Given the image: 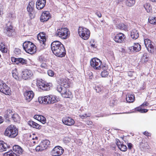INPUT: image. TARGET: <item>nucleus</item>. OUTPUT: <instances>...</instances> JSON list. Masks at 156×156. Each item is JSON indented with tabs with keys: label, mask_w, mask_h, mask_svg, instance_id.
Wrapping results in <instances>:
<instances>
[{
	"label": "nucleus",
	"mask_w": 156,
	"mask_h": 156,
	"mask_svg": "<svg viewBox=\"0 0 156 156\" xmlns=\"http://www.w3.org/2000/svg\"><path fill=\"white\" fill-rule=\"evenodd\" d=\"M51 48L53 53L57 56L63 57L66 54L64 46L58 41L53 42L51 44Z\"/></svg>",
	"instance_id": "nucleus-1"
},
{
	"label": "nucleus",
	"mask_w": 156,
	"mask_h": 156,
	"mask_svg": "<svg viewBox=\"0 0 156 156\" xmlns=\"http://www.w3.org/2000/svg\"><path fill=\"white\" fill-rule=\"evenodd\" d=\"M18 133V129L12 125L8 126L5 131L4 134L9 138H13L16 137Z\"/></svg>",
	"instance_id": "nucleus-2"
},
{
	"label": "nucleus",
	"mask_w": 156,
	"mask_h": 156,
	"mask_svg": "<svg viewBox=\"0 0 156 156\" xmlns=\"http://www.w3.org/2000/svg\"><path fill=\"white\" fill-rule=\"evenodd\" d=\"M23 49L27 53L30 54H34L36 52V46L33 43L30 41H26L23 43Z\"/></svg>",
	"instance_id": "nucleus-3"
},
{
	"label": "nucleus",
	"mask_w": 156,
	"mask_h": 156,
	"mask_svg": "<svg viewBox=\"0 0 156 156\" xmlns=\"http://www.w3.org/2000/svg\"><path fill=\"white\" fill-rule=\"evenodd\" d=\"M23 150L22 148L17 145L13 147V151H8L4 154V156H19V154H21Z\"/></svg>",
	"instance_id": "nucleus-4"
},
{
	"label": "nucleus",
	"mask_w": 156,
	"mask_h": 156,
	"mask_svg": "<svg viewBox=\"0 0 156 156\" xmlns=\"http://www.w3.org/2000/svg\"><path fill=\"white\" fill-rule=\"evenodd\" d=\"M70 34V32L67 28H62L58 30L56 32L55 35L62 39H66L68 37Z\"/></svg>",
	"instance_id": "nucleus-5"
},
{
	"label": "nucleus",
	"mask_w": 156,
	"mask_h": 156,
	"mask_svg": "<svg viewBox=\"0 0 156 156\" xmlns=\"http://www.w3.org/2000/svg\"><path fill=\"white\" fill-rule=\"evenodd\" d=\"M78 33L80 36L84 40H87L90 37V32L89 30L83 27H79Z\"/></svg>",
	"instance_id": "nucleus-6"
},
{
	"label": "nucleus",
	"mask_w": 156,
	"mask_h": 156,
	"mask_svg": "<svg viewBox=\"0 0 156 156\" xmlns=\"http://www.w3.org/2000/svg\"><path fill=\"white\" fill-rule=\"evenodd\" d=\"M90 64L94 69L96 70H101L104 66L102 65L101 61L97 58L92 59L90 61Z\"/></svg>",
	"instance_id": "nucleus-7"
},
{
	"label": "nucleus",
	"mask_w": 156,
	"mask_h": 156,
	"mask_svg": "<svg viewBox=\"0 0 156 156\" xmlns=\"http://www.w3.org/2000/svg\"><path fill=\"white\" fill-rule=\"evenodd\" d=\"M42 102L45 104H51L57 102L58 101L55 96L52 95H47L42 98Z\"/></svg>",
	"instance_id": "nucleus-8"
},
{
	"label": "nucleus",
	"mask_w": 156,
	"mask_h": 156,
	"mask_svg": "<svg viewBox=\"0 0 156 156\" xmlns=\"http://www.w3.org/2000/svg\"><path fill=\"white\" fill-rule=\"evenodd\" d=\"M37 84L38 87L41 90H50L51 84L50 83H48L44 80H41L37 81Z\"/></svg>",
	"instance_id": "nucleus-9"
},
{
	"label": "nucleus",
	"mask_w": 156,
	"mask_h": 156,
	"mask_svg": "<svg viewBox=\"0 0 156 156\" xmlns=\"http://www.w3.org/2000/svg\"><path fill=\"white\" fill-rule=\"evenodd\" d=\"M0 91L6 95L10 94L9 87L2 80H0Z\"/></svg>",
	"instance_id": "nucleus-10"
},
{
	"label": "nucleus",
	"mask_w": 156,
	"mask_h": 156,
	"mask_svg": "<svg viewBox=\"0 0 156 156\" xmlns=\"http://www.w3.org/2000/svg\"><path fill=\"white\" fill-rule=\"evenodd\" d=\"M64 149L59 146H56L51 151V154L54 156H59L61 155L64 152Z\"/></svg>",
	"instance_id": "nucleus-11"
},
{
	"label": "nucleus",
	"mask_w": 156,
	"mask_h": 156,
	"mask_svg": "<svg viewBox=\"0 0 156 156\" xmlns=\"http://www.w3.org/2000/svg\"><path fill=\"white\" fill-rule=\"evenodd\" d=\"M33 75V73L30 70L26 69L22 71V77L24 80L30 78Z\"/></svg>",
	"instance_id": "nucleus-12"
},
{
	"label": "nucleus",
	"mask_w": 156,
	"mask_h": 156,
	"mask_svg": "<svg viewBox=\"0 0 156 156\" xmlns=\"http://www.w3.org/2000/svg\"><path fill=\"white\" fill-rule=\"evenodd\" d=\"M37 38L40 41L41 48L43 49L45 46V42L46 41V38L45 34L43 33L39 34L37 36Z\"/></svg>",
	"instance_id": "nucleus-13"
},
{
	"label": "nucleus",
	"mask_w": 156,
	"mask_h": 156,
	"mask_svg": "<svg viewBox=\"0 0 156 156\" xmlns=\"http://www.w3.org/2000/svg\"><path fill=\"white\" fill-rule=\"evenodd\" d=\"M144 43L145 46L148 51L151 53L153 52L154 47L152 44L151 40L148 39H144Z\"/></svg>",
	"instance_id": "nucleus-14"
},
{
	"label": "nucleus",
	"mask_w": 156,
	"mask_h": 156,
	"mask_svg": "<svg viewBox=\"0 0 156 156\" xmlns=\"http://www.w3.org/2000/svg\"><path fill=\"white\" fill-rule=\"evenodd\" d=\"M50 13L48 11L43 12L40 17V20L42 22L47 21L50 18Z\"/></svg>",
	"instance_id": "nucleus-15"
},
{
	"label": "nucleus",
	"mask_w": 156,
	"mask_h": 156,
	"mask_svg": "<svg viewBox=\"0 0 156 156\" xmlns=\"http://www.w3.org/2000/svg\"><path fill=\"white\" fill-rule=\"evenodd\" d=\"M24 94L25 100L28 102L31 101L34 96V94L32 91H26Z\"/></svg>",
	"instance_id": "nucleus-16"
},
{
	"label": "nucleus",
	"mask_w": 156,
	"mask_h": 156,
	"mask_svg": "<svg viewBox=\"0 0 156 156\" xmlns=\"http://www.w3.org/2000/svg\"><path fill=\"white\" fill-rule=\"evenodd\" d=\"M5 31L8 36H10L12 35V33L14 31V30L13 27L10 23L8 22L7 24L5 30Z\"/></svg>",
	"instance_id": "nucleus-17"
},
{
	"label": "nucleus",
	"mask_w": 156,
	"mask_h": 156,
	"mask_svg": "<svg viewBox=\"0 0 156 156\" xmlns=\"http://www.w3.org/2000/svg\"><path fill=\"white\" fill-rule=\"evenodd\" d=\"M62 122L68 126H72L75 123L74 120L70 117H64L62 120Z\"/></svg>",
	"instance_id": "nucleus-18"
},
{
	"label": "nucleus",
	"mask_w": 156,
	"mask_h": 156,
	"mask_svg": "<svg viewBox=\"0 0 156 156\" xmlns=\"http://www.w3.org/2000/svg\"><path fill=\"white\" fill-rule=\"evenodd\" d=\"M125 36L122 33H119L117 34L114 38V41L118 43H121L124 40Z\"/></svg>",
	"instance_id": "nucleus-19"
},
{
	"label": "nucleus",
	"mask_w": 156,
	"mask_h": 156,
	"mask_svg": "<svg viewBox=\"0 0 156 156\" xmlns=\"http://www.w3.org/2000/svg\"><path fill=\"white\" fill-rule=\"evenodd\" d=\"M46 0H37L36 3V8L38 9H42L45 6Z\"/></svg>",
	"instance_id": "nucleus-20"
},
{
	"label": "nucleus",
	"mask_w": 156,
	"mask_h": 156,
	"mask_svg": "<svg viewBox=\"0 0 156 156\" xmlns=\"http://www.w3.org/2000/svg\"><path fill=\"white\" fill-rule=\"evenodd\" d=\"M33 2H30L27 8V9L29 12V16L32 18L34 17V8L31 5H33Z\"/></svg>",
	"instance_id": "nucleus-21"
},
{
	"label": "nucleus",
	"mask_w": 156,
	"mask_h": 156,
	"mask_svg": "<svg viewBox=\"0 0 156 156\" xmlns=\"http://www.w3.org/2000/svg\"><path fill=\"white\" fill-rule=\"evenodd\" d=\"M58 82L59 85L58 86H61L62 87H68L69 86V84L68 83V80L64 78H61L59 79Z\"/></svg>",
	"instance_id": "nucleus-22"
},
{
	"label": "nucleus",
	"mask_w": 156,
	"mask_h": 156,
	"mask_svg": "<svg viewBox=\"0 0 156 156\" xmlns=\"http://www.w3.org/2000/svg\"><path fill=\"white\" fill-rule=\"evenodd\" d=\"M28 123L30 126L37 129H40L41 128V126L33 121H29Z\"/></svg>",
	"instance_id": "nucleus-23"
},
{
	"label": "nucleus",
	"mask_w": 156,
	"mask_h": 156,
	"mask_svg": "<svg viewBox=\"0 0 156 156\" xmlns=\"http://www.w3.org/2000/svg\"><path fill=\"white\" fill-rule=\"evenodd\" d=\"M126 101L129 103H131L134 102L135 101L134 95L132 94H128L126 95Z\"/></svg>",
	"instance_id": "nucleus-24"
},
{
	"label": "nucleus",
	"mask_w": 156,
	"mask_h": 156,
	"mask_svg": "<svg viewBox=\"0 0 156 156\" xmlns=\"http://www.w3.org/2000/svg\"><path fill=\"white\" fill-rule=\"evenodd\" d=\"M139 35V33L137 30L135 29L132 30L130 34L131 37L132 38L136 39L138 38Z\"/></svg>",
	"instance_id": "nucleus-25"
},
{
	"label": "nucleus",
	"mask_w": 156,
	"mask_h": 156,
	"mask_svg": "<svg viewBox=\"0 0 156 156\" xmlns=\"http://www.w3.org/2000/svg\"><path fill=\"white\" fill-rule=\"evenodd\" d=\"M67 87H62L61 86H58L57 87V91L60 92L62 96L66 93Z\"/></svg>",
	"instance_id": "nucleus-26"
},
{
	"label": "nucleus",
	"mask_w": 156,
	"mask_h": 156,
	"mask_svg": "<svg viewBox=\"0 0 156 156\" xmlns=\"http://www.w3.org/2000/svg\"><path fill=\"white\" fill-rule=\"evenodd\" d=\"M50 142L48 140H44L41 143V146L43 147L44 150L46 149L50 144Z\"/></svg>",
	"instance_id": "nucleus-27"
},
{
	"label": "nucleus",
	"mask_w": 156,
	"mask_h": 156,
	"mask_svg": "<svg viewBox=\"0 0 156 156\" xmlns=\"http://www.w3.org/2000/svg\"><path fill=\"white\" fill-rule=\"evenodd\" d=\"M102 71L101 73V75L102 77H106L108 74V71L107 70V67L105 66H103L102 68Z\"/></svg>",
	"instance_id": "nucleus-28"
},
{
	"label": "nucleus",
	"mask_w": 156,
	"mask_h": 156,
	"mask_svg": "<svg viewBox=\"0 0 156 156\" xmlns=\"http://www.w3.org/2000/svg\"><path fill=\"white\" fill-rule=\"evenodd\" d=\"M13 120L14 122H19L20 120V117L19 115L16 114H14L11 116V119Z\"/></svg>",
	"instance_id": "nucleus-29"
},
{
	"label": "nucleus",
	"mask_w": 156,
	"mask_h": 156,
	"mask_svg": "<svg viewBox=\"0 0 156 156\" xmlns=\"http://www.w3.org/2000/svg\"><path fill=\"white\" fill-rule=\"evenodd\" d=\"M12 111L10 110H7L5 112L4 117L7 119H11L12 115Z\"/></svg>",
	"instance_id": "nucleus-30"
},
{
	"label": "nucleus",
	"mask_w": 156,
	"mask_h": 156,
	"mask_svg": "<svg viewBox=\"0 0 156 156\" xmlns=\"http://www.w3.org/2000/svg\"><path fill=\"white\" fill-rule=\"evenodd\" d=\"M6 144L3 142V141H0V151H3L6 150L7 147Z\"/></svg>",
	"instance_id": "nucleus-31"
},
{
	"label": "nucleus",
	"mask_w": 156,
	"mask_h": 156,
	"mask_svg": "<svg viewBox=\"0 0 156 156\" xmlns=\"http://www.w3.org/2000/svg\"><path fill=\"white\" fill-rule=\"evenodd\" d=\"M132 47L134 51L136 52L139 51L141 49V45L138 43L134 44Z\"/></svg>",
	"instance_id": "nucleus-32"
},
{
	"label": "nucleus",
	"mask_w": 156,
	"mask_h": 156,
	"mask_svg": "<svg viewBox=\"0 0 156 156\" xmlns=\"http://www.w3.org/2000/svg\"><path fill=\"white\" fill-rule=\"evenodd\" d=\"M135 2V0H126V4L128 6L131 7L134 5Z\"/></svg>",
	"instance_id": "nucleus-33"
},
{
	"label": "nucleus",
	"mask_w": 156,
	"mask_h": 156,
	"mask_svg": "<svg viewBox=\"0 0 156 156\" xmlns=\"http://www.w3.org/2000/svg\"><path fill=\"white\" fill-rule=\"evenodd\" d=\"M20 64L22 65H24L27 64V60L23 58H18L17 60V64Z\"/></svg>",
	"instance_id": "nucleus-34"
},
{
	"label": "nucleus",
	"mask_w": 156,
	"mask_h": 156,
	"mask_svg": "<svg viewBox=\"0 0 156 156\" xmlns=\"http://www.w3.org/2000/svg\"><path fill=\"white\" fill-rule=\"evenodd\" d=\"M144 7L147 12H150L152 7L149 3H147L144 5Z\"/></svg>",
	"instance_id": "nucleus-35"
},
{
	"label": "nucleus",
	"mask_w": 156,
	"mask_h": 156,
	"mask_svg": "<svg viewBox=\"0 0 156 156\" xmlns=\"http://www.w3.org/2000/svg\"><path fill=\"white\" fill-rule=\"evenodd\" d=\"M116 27L120 30H126L127 29V26L123 23H120L117 25Z\"/></svg>",
	"instance_id": "nucleus-36"
},
{
	"label": "nucleus",
	"mask_w": 156,
	"mask_h": 156,
	"mask_svg": "<svg viewBox=\"0 0 156 156\" xmlns=\"http://www.w3.org/2000/svg\"><path fill=\"white\" fill-rule=\"evenodd\" d=\"M0 50L3 53H6L7 52V49L5 46L4 44L2 43L0 44Z\"/></svg>",
	"instance_id": "nucleus-37"
},
{
	"label": "nucleus",
	"mask_w": 156,
	"mask_h": 156,
	"mask_svg": "<svg viewBox=\"0 0 156 156\" xmlns=\"http://www.w3.org/2000/svg\"><path fill=\"white\" fill-rule=\"evenodd\" d=\"M148 21L151 24H156V19H155V16L154 17H149L148 19Z\"/></svg>",
	"instance_id": "nucleus-38"
},
{
	"label": "nucleus",
	"mask_w": 156,
	"mask_h": 156,
	"mask_svg": "<svg viewBox=\"0 0 156 156\" xmlns=\"http://www.w3.org/2000/svg\"><path fill=\"white\" fill-rule=\"evenodd\" d=\"M135 110L140 113H144L147 112L148 110L145 109H142L140 107H138L135 108Z\"/></svg>",
	"instance_id": "nucleus-39"
},
{
	"label": "nucleus",
	"mask_w": 156,
	"mask_h": 156,
	"mask_svg": "<svg viewBox=\"0 0 156 156\" xmlns=\"http://www.w3.org/2000/svg\"><path fill=\"white\" fill-rule=\"evenodd\" d=\"M118 148L121 151H126L127 148L126 145L122 144L120 145H119Z\"/></svg>",
	"instance_id": "nucleus-40"
},
{
	"label": "nucleus",
	"mask_w": 156,
	"mask_h": 156,
	"mask_svg": "<svg viewBox=\"0 0 156 156\" xmlns=\"http://www.w3.org/2000/svg\"><path fill=\"white\" fill-rule=\"evenodd\" d=\"M71 92L69 91H67L66 90V93H65V94H64L63 95L62 97L65 98H71Z\"/></svg>",
	"instance_id": "nucleus-41"
},
{
	"label": "nucleus",
	"mask_w": 156,
	"mask_h": 156,
	"mask_svg": "<svg viewBox=\"0 0 156 156\" xmlns=\"http://www.w3.org/2000/svg\"><path fill=\"white\" fill-rule=\"evenodd\" d=\"M13 77L16 80H18L19 78L18 76V73L16 70H13L12 72Z\"/></svg>",
	"instance_id": "nucleus-42"
},
{
	"label": "nucleus",
	"mask_w": 156,
	"mask_h": 156,
	"mask_svg": "<svg viewBox=\"0 0 156 156\" xmlns=\"http://www.w3.org/2000/svg\"><path fill=\"white\" fill-rule=\"evenodd\" d=\"M142 59L143 61L144 62H146L148 61V57L147 56V54L146 53H144L143 56L142 57Z\"/></svg>",
	"instance_id": "nucleus-43"
},
{
	"label": "nucleus",
	"mask_w": 156,
	"mask_h": 156,
	"mask_svg": "<svg viewBox=\"0 0 156 156\" xmlns=\"http://www.w3.org/2000/svg\"><path fill=\"white\" fill-rule=\"evenodd\" d=\"M39 121H40L43 124H44L46 123V118L44 116L40 115Z\"/></svg>",
	"instance_id": "nucleus-44"
},
{
	"label": "nucleus",
	"mask_w": 156,
	"mask_h": 156,
	"mask_svg": "<svg viewBox=\"0 0 156 156\" xmlns=\"http://www.w3.org/2000/svg\"><path fill=\"white\" fill-rule=\"evenodd\" d=\"M36 150L37 151H41L44 150L43 147L41 146V143L39 145L37 146L36 148Z\"/></svg>",
	"instance_id": "nucleus-45"
},
{
	"label": "nucleus",
	"mask_w": 156,
	"mask_h": 156,
	"mask_svg": "<svg viewBox=\"0 0 156 156\" xmlns=\"http://www.w3.org/2000/svg\"><path fill=\"white\" fill-rule=\"evenodd\" d=\"M102 88V87L98 86H96L94 87V89L97 93H99L101 91Z\"/></svg>",
	"instance_id": "nucleus-46"
},
{
	"label": "nucleus",
	"mask_w": 156,
	"mask_h": 156,
	"mask_svg": "<svg viewBox=\"0 0 156 156\" xmlns=\"http://www.w3.org/2000/svg\"><path fill=\"white\" fill-rule=\"evenodd\" d=\"M140 147H142L143 148H148L147 147L148 146V144L147 142H145L144 143L142 142L140 143Z\"/></svg>",
	"instance_id": "nucleus-47"
},
{
	"label": "nucleus",
	"mask_w": 156,
	"mask_h": 156,
	"mask_svg": "<svg viewBox=\"0 0 156 156\" xmlns=\"http://www.w3.org/2000/svg\"><path fill=\"white\" fill-rule=\"evenodd\" d=\"M90 115L89 114H85L83 115V114H80L79 115L80 117L82 119H84L88 117H90Z\"/></svg>",
	"instance_id": "nucleus-48"
},
{
	"label": "nucleus",
	"mask_w": 156,
	"mask_h": 156,
	"mask_svg": "<svg viewBox=\"0 0 156 156\" xmlns=\"http://www.w3.org/2000/svg\"><path fill=\"white\" fill-rule=\"evenodd\" d=\"M128 76L130 77H133V78H135V76L136 75V73L134 72L130 71L128 72Z\"/></svg>",
	"instance_id": "nucleus-49"
},
{
	"label": "nucleus",
	"mask_w": 156,
	"mask_h": 156,
	"mask_svg": "<svg viewBox=\"0 0 156 156\" xmlns=\"http://www.w3.org/2000/svg\"><path fill=\"white\" fill-rule=\"evenodd\" d=\"M47 73L49 76H53L54 75V72L51 70H48Z\"/></svg>",
	"instance_id": "nucleus-50"
},
{
	"label": "nucleus",
	"mask_w": 156,
	"mask_h": 156,
	"mask_svg": "<svg viewBox=\"0 0 156 156\" xmlns=\"http://www.w3.org/2000/svg\"><path fill=\"white\" fill-rule=\"evenodd\" d=\"M87 73L88 77H89V79H92L93 77L92 73L90 71H89Z\"/></svg>",
	"instance_id": "nucleus-51"
},
{
	"label": "nucleus",
	"mask_w": 156,
	"mask_h": 156,
	"mask_svg": "<svg viewBox=\"0 0 156 156\" xmlns=\"http://www.w3.org/2000/svg\"><path fill=\"white\" fill-rule=\"evenodd\" d=\"M11 60L12 62H14L15 64H17V60H18V58H16L13 57L11 58Z\"/></svg>",
	"instance_id": "nucleus-52"
},
{
	"label": "nucleus",
	"mask_w": 156,
	"mask_h": 156,
	"mask_svg": "<svg viewBox=\"0 0 156 156\" xmlns=\"http://www.w3.org/2000/svg\"><path fill=\"white\" fill-rule=\"evenodd\" d=\"M116 144L117 146H118V147H119V145H120L121 144V142H120V140H116Z\"/></svg>",
	"instance_id": "nucleus-53"
},
{
	"label": "nucleus",
	"mask_w": 156,
	"mask_h": 156,
	"mask_svg": "<svg viewBox=\"0 0 156 156\" xmlns=\"http://www.w3.org/2000/svg\"><path fill=\"white\" fill-rule=\"evenodd\" d=\"M40 115H35L34 116V118L37 119V120H38V121L39 120V119H40Z\"/></svg>",
	"instance_id": "nucleus-54"
},
{
	"label": "nucleus",
	"mask_w": 156,
	"mask_h": 156,
	"mask_svg": "<svg viewBox=\"0 0 156 156\" xmlns=\"http://www.w3.org/2000/svg\"><path fill=\"white\" fill-rule=\"evenodd\" d=\"M143 134L147 136H150V134L147 131H145L144 132Z\"/></svg>",
	"instance_id": "nucleus-55"
},
{
	"label": "nucleus",
	"mask_w": 156,
	"mask_h": 156,
	"mask_svg": "<svg viewBox=\"0 0 156 156\" xmlns=\"http://www.w3.org/2000/svg\"><path fill=\"white\" fill-rule=\"evenodd\" d=\"M128 148L129 149H131L132 147V144L130 143H128Z\"/></svg>",
	"instance_id": "nucleus-56"
},
{
	"label": "nucleus",
	"mask_w": 156,
	"mask_h": 156,
	"mask_svg": "<svg viewBox=\"0 0 156 156\" xmlns=\"http://www.w3.org/2000/svg\"><path fill=\"white\" fill-rule=\"evenodd\" d=\"M97 15L99 18L101 17V14L99 12H98L95 13Z\"/></svg>",
	"instance_id": "nucleus-57"
},
{
	"label": "nucleus",
	"mask_w": 156,
	"mask_h": 156,
	"mask_svg": "<svg viewBox=\"0 0 156 156\" xmlns=\"http://www.w3.org/2000/svg\"><path fill=\"white\" fill-rule=\"evenodd\" d=\"M4 121V119L2 116H0V124L2 123Z\"/></svg>",
	"instance_id": "nucleus-58"
},
{
	"label": "nucleus",
	"mask_w": 156,
	"mask_h": 156,
	"mask_svg": "<svg viewBox=\"0 0 156 156\" xmlns=\"http://www.w3.org/2000/svg\"><path fill=\"white\" fill-rule=\"evenodd\" d=\"M147 102H144L142 105L141 106H146L147 105Z\"/></svg>",
	"instance_id": "nucleus-59"
},
{
	"label": "nucleus",
	"mask_w": 156,
	"mask_h": 156,
	"mask_svg": "<svg viewBox=\"0 0 156 156\" xmlns=\"http://www.w3.org/2000/svg\"><path fill=\"white\" fill-rule=\"evenodd\" d=\"M32 139L33 140H36V141H37V142H38V137H37L36 136L35 138H33Z\"/></svg>",
	"instance_id": "nucleus-60"
},
{
	"label": "nucleus",
	"mask_w": 156,
	"mask_h": 156,
	"mask_svg": "<svg viewBox=\"0 0 156 156\" xmlns=\"http://www.w3.org/2000/svg\"><path fill=\"white\" fill-rule=\"evenodd\" d=\"M15 51L16 52H20V50L19 49L16 48L15 49Z\"/></svg>",
	"instance_id": "nucleus-61"
},
{
	"label": "nucleus",
	"mask_w": 156,
	"mask_h": 156,
	"mask_svg": "<svg viewBox=\"0 0 156 156\" xmlns=\"http://www.w3.org/2000/svg\"><path fill=\"white\" fill-rule=\"evenodd\" d=\"M90 46L94 48L95 47V44H90Z\"/></svg>",
	"instance_id": "nucleus-62"
},
{
	"label": "nucleus",
	"mask_w": 156,
	"mask_h": 156,
	"mask_svg": "<svg viewBox=\"0 0 156 156\" xmlns=\"http://www.w3.org/2000/svg\"><path fill=\"white\" fill-rule=\"evenodd\" d=\"M38 142H37V141L36 140H33L32 142L34 144H35L36 143H37Z\"/></svg>",
	"instance_id": "nucleus-63"
},
{
	"label": "nucleus",
	"mask_w": 156,
	"mask_h": 156,
	"mask_svg": "<svg viewBox=\"0 0 156 156\" xmlns=\"http://www.w3.org/2000/svg\"><path fill=\"white\" fill-rule=\"evenodd\" d=\"M2 14H3V12H2V11L1 10V9H0V15H1Z\"/></svg>",
	"instance_id": "nucleus-64"
}]
</instances>
